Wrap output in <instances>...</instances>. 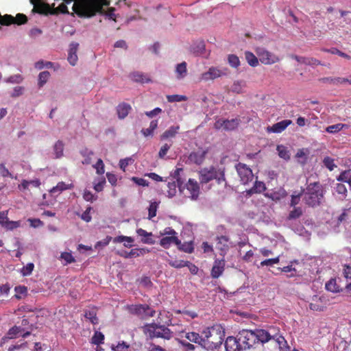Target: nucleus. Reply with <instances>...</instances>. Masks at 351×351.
I'll use <instances>...</instances> for the list:
<instances>
[{
    "mask_svg": "<svg viewBox=\"0 0 351 351\" xmlns=\"http://www.w3.org/2000/svg\"><path fill=\"white\" fill-rule=\"evenodd\" d=\"M24 90L25 88L23 86H15L10 95L12 97H18L23 94Z\"/></svg>",
    "mask_w": 351,
    "mask_h": 351,
    "instance_id": "obj_62",
    "label": "nucleus"
},
{
    "mask_svg": "<svg viewBox=\"0 0 351 351\" xmlns=\"http://www.w3.org/2000/svg\"><path fill=\"white\" fill-rule=\"evenodd\" d=\"M60 258L64 261L63 264L64 265L75 262V258L73 256L71 252H62L60 254Z\"/></svg>",
    "mask_w": 351,
    "mask_h": 351,
    "instance_id": "obj_43",
    "label": "nucleus"
},
{
    "mask_svg": "<svg viewBox=\"0 0 351 351\" xmlns=\"http://www.w3.org/2000/svg\"><path fill=\"white\" fill-rule=\"evenodd\" d=\"M180 127L178 125L171 126L161 135V140H165L175 137L176 135L178 133Z\"/></svg>",
    "mask_w": 351,
    "mask_h": 351,
    "instance_id": "obj_29",
    "label": "nucleus"
},
{
    "mask_svg": "<svg viewBox=\"0 0 351 351\" xmlns=\"http://www.w3.org/2000/svg\"><path fill=\"white\" fill-rule=\"evenodd\" d=\"M325 298L322 296L315 295L312 297L309 302V308L313 311H322L326 307Z\"/></svg>",
    "mask_w": 351,
    "mask_h": 351,
    "instance_id": "obj_13",
    "label": "nucleus"
},
{
    "mask_svg": "<svg viewBox=\"0 0 351 351\" xmlns=\"http://www.w3.org/2000/svg\"><path fill=\"white\" fill-rule=\"evenodd\" d=\"M60 66L58 63L50 62V61H44L43 60H38L34 63V68L37 70H42L44 68L47 69H53V71H56L59 70Z\"/></svg>",
    "mask_w": 351,
    "mask_h": 351,
    "instance_id": "obj_20",
    "label": "nucleus"
},
{
    "mask_svg": "<svg viewBox=\"0 0 351 351\" xmlns=\"http://www.w3.org/2000/svg\"><path fill=\"white\" fill-rule=\"evenodd\" d=\"M216 248L221 251L220 254L224 255L229 249L228 239L226 236H221L217 238Z\"/></svg>",
    "mask_w": 351,
    "mask_h": 351,
    "instance_id": "obj_22",
    "label": "nucleus"
},
{
    "mask_svg": "<svg viewBox=\"0 0 351 351\" xmlns=\"http://www.w3.org/2000/svg\"><path fill=\"white\" fill-rule=\"evenodd\" d=\"M186 189L189 193V197L195 200L197 199L199 194V188L197 182L193 179H189L188 182L186 184Z\"/></svg>",
    "mask_w": 351,
    "mask_h": 351,
    "instance_id": "obj_14",
    "label": "nucleus"
},
{
    "mask_svg": "<svg viewBox=\"0 0 351 351\" xmlns=\"http://www.w3.org/2000/svg\"><path fill=\"white\" fill-rule=\"evenodd\" d=\"M64 143L62 141H58L53 146V152L56 158L63 156Z\"/></svg>",
    "mask_w": 351,
    "mask_h": 351,
    "instance_id": "obj_33",
    "label": "nucleus"
},
{
    "mask_svg": "<svg viewBox=\"0 0 351 351\" xmlns=\"http://www.w3.org/2000/svg\"><path fill=\"white\" fill-rule=\"evenodd\" d=\"M308 154V151L307 149H301L297 152L295 157L297 158L298 161L300 163L304 165L306 162Z\"/></svg>",
    "mask_w": 351,
    "mask_h": 351,
    "instance_id": "obj_34",
    "label": "nucleus"
},
{
    "mask_svg": "<svg viewBox=\"0 0 351 351\" xmlns=\"http://www.w3.org/2000/svg\"><path fill=\"white\" fill-rule=\"evenodd\" d=\"M14 290L16 292L15 296L16 298H19V299L21 298L20 295H25L27 292V289L25 286L16 287Z\"/></svg>",
    "mask_w": 351,
    "mask_h": 351,
    "instance_id": "obj_61",
    "label": "nucleus"
},
{
    "mask_svg": "<svg viewBox=\"0 0 351 351\" xmlns=\"http://www.w3.org/2000/svg\"><path fill=\"white\" fill-rule=\"evenodd\" d=\"M69 184H66L64 182H60L59 183H58V184L53 187L51 191H50V193L52 194V195H55L56 193L58 194L60 193L62 191L64 190H66L67 189L69 188Z\"/></svg>",
    "mask_w": 351,
    "mask_h": 351,
    "instance_id": "obj_38",
    "label": "nucleus"
},
{
    "mask_svg": "<svg viewBox=\"0 0 351 351\" xmlns=\"http://www.w3.org/2000/svg\"><path fill=\"white\" fill-rule=\"evenodd\" d=\"M189 160L196 164H200L204 160V154L193 152L189 156Z\"/></svg>",
    "mask_w": 351,
    "mask_h": 351,
    "instance_id": "obj_41",
    "label": "nucleus"
},
{
    "mask_svg": "<svg viewBox=\"0 0 351 351\" xmlns=\"http://www.w3.org/2000/svg\"><path fill=\"white\" fill-rule=\"evenodd\" d=\"M172 243L176 245H180V241L177 236L165 237L160 241V245L165 249H168Z\"/></svg>",
    "mask_w": 351,
    "mask_h": 351,
    "instance_id": "obj_24",
    "label": "nucleus"
},
{
    "mask_svg": "<svg viewBox=\"0 0 351 351\" xmlns=\"http://www.w3.org/2000/svg\"><path fill=\"white\" fill-rule=\"evenodd\" d=\"M0 224L8 230H13L19 226V221H10L8 219V211L0 212Z\"/></svg>",
    "mask_w": 351,
    "mask_h": 351,
    "instance_id": "obj_16",
    "label": "nucleus"
},
{
    "mask_svg": "<svg viewBox=\"0 0 351 351\" xmlns=\"http://www.w3.org/2000/svg\"><path fill=\"white\" fill-rule=\"evenodd\" d=\"M224 74L225 72L219 69V68L211 66L207 71L202 73L199 79L202 81L207 82L209 80H213L216 78H218Z\"/></svg>",
    "mask_w": 351,
    "mask_h": 351,
    "instance_id": "obj_12",
    "label": "nucleus"
},
{
    "mask_svg": "<svg viewBox=\"0 0 351 351\" xmlns=\"http://www.w3.org/2000/svg\"><path fill=\"white\" fill-rule=\"evenodd\" d=\"M338 180L342 181L343 182H347L349 184L350 188L351 189V174H350V173L346 171L343 172L339 176Z\"/></svg>",
    "mask_w": 351,
    "mask_h": 351,
    "instance_id": "obj_54",
    "label": "nucleus"
},
{
    "mask_svg": "<svg viewBox=\"0 0 351 351\" xmlns=\"http://www.w3.org/2000/svg\"><path fill=\"white\" fill-rule=\"evenodd\" d=\"M265 185L263 182L256 181L254 186L249 191L250 193H261L265 190Z\"/></svg>",
    "mask_w": 351,
    "mask_h": 351,
    "instance_id": "obj_44",
    "label": "nucleus"
},
{
    "mask_svg": "<svg viewBox=\"0 0 351 351\" xmlns=\"http://www.w3.org/2000/svg\"><path fill=\"white\" fill-rule=\"evenodd\" d=\"M275 330L276 328L274 327L269 328L268 330L256 329L253 330L256 343L261 342L265 343L271 340L274 337Z\"/></svg>",
    "mask_w": 351,
    "mask_h": 351,
    "instance_id": "obj_11",
    "label": "nucleus"
},
{
    "mask_svg": "<svg viewBox=\"0 0 351 351\" xmlns=\"http://www.w3.org/2000/svg\"><path fill=\"white\" fill-rule=\"evenodd\" d=\"M245 57L247 63L252 66H256L258 64L257 57L250 51L245 53Z\"/></svg>",
    "mask_w": 351,
    "mask_h": 351,
    "instance_id": "obj_35",
    "label": "nucleus"
},
{
    "mask_svg": "<svg viewBox=\"0 0 351 351\" xmlns=\"http://www.w3.org/2000/svg\"><path fill=\"white\" fill-rule=\"evenodd\" d=\"M245 83L244 81L239 80L235 81L231 86V91L235 93H242L243 88L245 87Z\"/></svg>",
    "mask_w": 351,
    "mask_h": 351,
    "instance_id": "obj_39",
    "label": "nucleus"
},
{
    "mask_svg": "<svg viewBox=\"0 0 351 351\" xmlns=\"http://www.w3.org/2000/svg\"><path fill=\"white\" fill-rule=\"evenodd\" d=\"M149 335L152 338H163L170 339L172 337L171 330L164 326H150L149 327Z\"/></svg>",
    "mask_w": 351,
    "mask_h": 351,
    "instance_id": "obj_8",
    "label": "nucleus"
},
{
    "mask_svg": "<svg viewBox=\"0 0 351 351\" xmlns=\"http://www.w3.org/2000/svg\"><path fill=\"white\" fill-rule=\"evenodd\" d=\"M167 99L169 102H180L187 100V97L185 95H167Z\"/></svg>",
    "mask_w": 351,
    "mask_h": 351,
    "instance_id": "obj_46",
    "label": "nucleus"
},
{
    "mask_svg": "<svg viewBox=\"0 0 351 351\" xmlns=\"http://www.w3.org/2000/svg\"><path fill=\"white\" fill-rule=\"evenodd\" d=\"M291 58L300 63L307 65H317L320 64L319 61L314 58L301 57L295 55H292Z\"/></svg>",
    "mask_w": 351,
    "mask_h": 351,
    "instance_id": "obj_28",
    "label": "nucleus"
},
{
    "mask_svg": "<svg viewBox=\"0 0 351 351\" xmlns=\"http://www.w3.org/2000/svg\"><path fill=\"white\" fill-rule=\"evenodd\" d=\"M237 336L243 350L250 349L256 343L254 331L252 330L243 329Z\"/></svg>",
    "mask_w": 351,
    "mask_h": 351,
    "instance_id": "obj_6",
    "label": "nucleus"
},
{
    "mask_svg": "<svg viewBox=\"0 0 351 351\" xmlns=\"http://www.w3.org/2000/svg\"><path fill=\"white\" fill-rule=\"evenodd\" d=\"M24 77L21 74H15L10 75L8 77L4 79V82L7 84H21L23 82Z\"/></svg>",
    "mask_w": 351,
    "mask_h": 351,
    "instance_id": "obj_32",
    "label": "nucleus"
},
{
    "mask_svg": "<svg viewBox=\"0 0 351 351\" xmlns=\"http://www.w3.org/2000/svg\"><path fill=\"white\" fill-rule=\"evenodd\" d=\"M217 180L220 184L225 181L223 171L215 167L204 168L199 171V180L202 184H206L213 180Z\"/></svg>",
    "mask_w": 351,
    "mask_h": 351,
    "instance_id": "obj_5",
    "label": "nucleus"
},
{
    "mask_svg": "<svg viewBox=\"0 0 351 351\" xmlns=\"http://www.w3.org/2000/svg\"><path fill=\"white\" fill-rule=\"evenodd\" d=\"M105 184L106 179L104 178H99L97 182H94L95 190L97 192L101 191Z\"/></svg>",
    "mask_w": 351,
    "mask_h": 351,
    "instance_id": "obj_59",
    "label": "nucleus"
},
{
    "mask_svg": "<svg viewBox=\"0 0 351 351\" xmlns=\"http://www.w3.org/2000/svg\"><path fill=\"white\" fill-rule=\"evenodd\" d=\"M186 63L185 62H182L181 63L177 64L176 66L175 73L176 75V78L179 80L184 79L187 75V68Z\"/></svg>",
    "mask_w": 351,
    "mask_h": 351,
    "instance_id": "obj_26",
    "label": "nucleus"
},
{
    "mask_svg": "<svg viewBox=\"0 0 351 351\" xmlns=\"http://www.w3.org/2000/svg\"><path fill=\"white\" fill-rule=\"evenodd\" d=\"M136 233L138 236L141 237V241L143 243L152 245L155 243V241L152 238L153 235L152 232H148L142 228H138L136 230Z\"/></svg>",
    "mask_w": 351,
    "mask_h": 351,
    "instance_id": "obj_23",
    "label": "nucleus"
},
{
    "mask_svg": "<svg viewBox=\"0 0 351 351\" xmlns=\"http://www.w3.org/2000/svg\"><path fill=\"white\" fill-rule=\"evenodd\" d=\"M239 120L237 119H232L231 120H225V130H232L239 125Z\"/></svg>",
    "mask_w": 351,
    "mask_h": 351,
    "instance_id": "obj_47",
    "label": "nucleus"
},
{
    "mask_svg": "<svg viewBox=\"0 0 351 351\" xmlns=\"http://www.w3.org/2000/svg\"><path fill=\"white\" fill-rule=\"evenodd\" d=\"M323 186L319 182L310 183L303 191L302 199L306 205L311 207L319 206L324 199Z\"/></svg>",
    "mask_w": 351,
    "mask_h": 351,
    "instance_id": "obj_3",
    "label": "nucleus"
},
{
    "mask_svg": "<svg viewBox=\"0 0 351 351\" xmlns=\"http://www.w3.org/2000/svg\"><path fill=\"white\" fill-rule=\"evenodd\" d=\"M34 268V265L32 263H27L21 269V274L23 276H29Z\"/></svg>",
    "mask_w": 351,
    "mask_h": 351,
    "instance_id": "obj_53",
    "label": "nucleus"
},
{
    "mask_svg": "<svg viewBox=\"0 0 351 351\" xmlns=\"http://www.w3.org/2000/svg\"><path fill=\"white\" fill-rule=\"evenodd\" d=\"M43 34V31L38 27H34L30 29L29 36L32 38H36Z\"/></svg>",
    "mask_w": 351,
    "mask_h": 351,
    "instance_id": "obj_64",
    "label": "nucleus"
},
{
    "mask_svg": "<svg viewBox=\"0 0 351 351\" xmlns=\"http://www.w3.org/2000/svg\"><path fill=\"white\" fill-rule=\"evenodd\" d=\"M130 313L141 316L143 317H154L155 311L151 309L148 305L146 304H135L128 306Z\"/></svg>",
    "mask_w": 351,
    "mask_h": 351,
    "instance_id": "obj_9",
    "label": "nucleus"
},
{
    "mask_svg": "<svg viewBox=\"0 0 351 351\" xmlns=\"http://www.w3.org/2000/svg\"><path fill=\"white\" fill-rule=\"evenodd\" d=\"M168 263L175 268H182L188 265V262L182 260H168Z\"/></svg>",
    "mask_w": 351,
    "mask_h": 351,
    "instance_id": "obj_48",
    "label": "nucleus"
},
{
    "mask_svg": "<svg viewBox=\"0 0 351 351\" xmlns=\"http://www.w3.org/2000/svg\"><path fill=\"white\" fill-rule=\"evenodd\" d=\"M104 335L101 332L95 331L91 339V343L97 346L104 343Z\"/></svg>",
    "mask_w": 351,
    "mask_h": 351,
    "instance_id": "obj_40",
    "label": "nucleus"
},
{
    "mask_svg": "<svg viewBox=\"0 0 351 351\" xmlns=\"http://www.w3.org/2000/svg\"><path fill=\"white\" fill-rule=\"evenodd\" d=\"M347 127L346 125L342 123H337L330 125L326 128V131L328 133L335 134L341 131L343 128Z\"/></svg>",
    "mask_w": 351,
    "mask_h": 351,
    "instance_id": "obj_45",
    "label": "nucleus"
},
{
    "mask_svg": "<svg viewBox=\"0 0 351 351\" xmlns=\"http://www.w3.org/2000/svg\"><path fill=\"white\" fill-rule=\"evenodd\" d=\"M236 169L242 184H247L253 180L254 175L252 171L246 165L239 163L236 165Z\"/></svg>",
    "mask_w": 351,
    "mask_h": 351,
    "instance_id": "obj_10",
    "label": "nucleus"
},
{
    "mask_svg": "<svg viewBox=\"0 0 351 351\" xmlns=\"http://www.w3.org/2000/svg\"><path fill=\"white\" fill-rule=\"evenodd\" d=\"M31 3L34 5L33 11H36L40 14H47L56 13L55 4L50 3L45 0H29ZM70 2L73 1L74 11L77 14L81 16H88V0H69Z\"/></svg>",
    "mask_w": 351,
    "mask_h": 351,
    "instance_id": "obj_1",
    "label": "nucleus"
},
{
    "mask_svg": "<svg viewBox=\"0 0 351 351\" xmlns=\"http://www.w3.org/2000/svg\"><path fill=\"white\" fill-rule=\"evenodd\" d=\"M93 168L95 169L97 174H103L104 173V164L101 159H98L97 162L93 165Z\"/></svg>",
    "mask_w": 351,
    "mask_h": 351,
    "instance_id": "obj_55",
    "label": "nucleus"
},
{
    "mask_svg": "<svg viewBox=\"0 0 351 351\" xmlns=\"http://www.w3.org/2000/svg\"><path fill=\"white\" fill-rule=\"evenodd\" d=\"M23 330V329L21 326H14L8 330V336L10 339H13V338L16 337V336L18 334H19L21 332H22Z\"/></svg>",
    "mask_w": 351,
    "mask_h": 351,
    "instance_id": "obj_50",
    "label": "nucleus"
},
{
    "mask_svg": "<svg viewBox=\"0 0 351 351\" xmlns=\"http://www.w3.org/2000/svg\"><path fill=\"white\" fill-rule=\"evenodd\" d=\"M177 232L171 227H167L163 230V231H161L160 232V236H166V237H170V236H176Z\"/></svg>",
    "mask_w": 351,
    "mask_h": 351,
    "instance_id": "obj_63",
    "label": "nucleus"
},
{
    "mask_svg": "<svg viewBox=\"0 0 351 351\" xmlns=\"http://www.w3.org/2000/svg\"><path fill=\"white\" fill-rule=\"evenodd\" d=\"M129 77L135 82L145 83L150 81V80L146 75L139 71H134L131 73L129 75Z\"/></svg>",
    "mask_w": 351,
    "mask_h": 351,
    "instance_id": "obj_27",
    "label": "nucleus"
},
{
    "mask_svg": "<svg viewBox=\"0 0 351 351\" xmlns=\"http://www.w3.org/2000/svg\"><path fill=\"white\" fill-rule=\"evenodd\" d=\"M256 52L259 60L265 64H274L280 60L277 56L268 51L264 48L257 47L256 49Z\"/></svg>",
    "mask_w": 351,
    "mask_h": 351,
    "instance_id": "obj_7",
    "label": "nucleus"
},
{
    "mask_svg": "<svg viewBox=\"0 0 351 351\" xmlns=\"http://www.w3.org/2000/svg\"><path fill=\"white\" fill-rule=\"evenodd\" d=\"M158 202H152L150 203L149 207L148 208V219H152L156 215L157 209L159 206Z\"/></svg>",
    "mask_w": 351,
    "mask_h": 351,
    "instance_id": "obj_42",
    "label": "nucleus"
},
{
    "mask_svg": "<svg viewBox=\"0 0 351 351\" xmlns=\"http://www.w3.org/2000/svg\"><path fill=\"white\" fill-rule=\"evenodd\" d=\"M277 150L280 158L288 160L289 158V152L283 146H278Z\"/></svg>",
    "mask_w": 351,
    "mask_h": 351,
    "instance_id": "obj_58",
    "label": "nucleus"
},
{
    "mask_svg": "<svg viewBox=\"0 0 351 351\" xmlns=\"http://www.w3.org/2000/svg\"><path fill=\"white\" fill-rule=\"evenodd\" d=\"M272 339L276 341L280 348H283L287 344L285 338L279 334V330L278 328H276Z\"/></svg>",
    "mask_w": 351,
    "mask_h": 351,
    "instance_id": "obj_36",
    "label": "nucleus"
},
{
    "mask_svg": "<svg viewBox=\"0 0 351 351\" xmlns=\"http://www.w3.org/2000/svg\"><path fill=\"white\" fill-rule=\"evenodd\" d=\"M132 110V107L130 104L126 103H121L119 104L117 107V112L118 114V117L120 119H125L128 114H129L130 111Z\"/></svg>",
    "mask_w": 351,
    "mask_h": 351,
    "instance_id": "obj_25",
    "label": "nucleus"
},
{
    "mask_svg": "<svg viewBox=\"0 0 351 351\" xmlns=\"http://www.w3.org/2000/svg\"><path fill=\"white\" fill-rule=\"evenodd\" d=\"M51 74L47 71H41L38 75V83L37 86L39 88H41L48 82Z\"/></svg>",
    "mask_w": 351,
    "mask_h": 351,
    "instance_id": "obj_30",
    "label": "nucleus"
},
{
    "mask_svg": "<svg viewBox=\"0 0 351 351\" xmlns=\"http://www.w3.org/2000/svg\"><path fill=\"white\" fill-rule=\"evenodd\" d=\"M229 64L234 68H237L240 64V61L239 58L236 55H229L228 58Z\"/></svg>",
    "mask_w": 351,
    "mask_h": 351,
    "instance_id": "obj_52",
    "label": "nucleus"
},
{
    "mask_svg": "<svg viewBox=\"0 0 351 351\" xmlns=\"http://www.w3.org/2000/svg\"><path fill=\"white\" fill-rule=\"evenodd\" d=\"M237 336L227 337L225 341V348L226 351H243L241 348V344L239 343Z\"/></svg>",
    "mask_w": 351,
    "mask_h": 351,
    "instance_id": "obj_17",
    "label": "nucleus"
},
{
    "mask_svg": "<svg viewBox=\"0 0 351 351\" xmlns=\"http://www.w3.org/2000/svg\"><path fill=\"white\" fill-rule=\"evenodd\" d=\"M180 337L183 338L185 337L189 341L197 343L201 347L203 345V335L200 336L198 333L195 332H185L181 331L180 332Z\"/></svg>",
    "mask_w": 351,
    "mask_h": 351,
    "instance_id": "obj_15",
    "label": "nucleus"
},
{
    "mask_svg": "<svg viewBox=\"0 0 351 351\" xmlns=\"http://www.w3.org/2000/svg\"><path fill=\"white\" fill-rule=\"evenodd\" d=\"M326 289L331 292L336 293L339 291L338 287L337 285L336 281L334 279H330L326 284Z\"/></svg>",
    "mask_w": 351,
    "mask_h": 351,
    "instance_id": "obj_49",
    "label": "nucleus"
},
{
    "mask_svg": "<svg viewBox=\"0 0 351 351\" xmlns=\"http://www.w3.org/2000/svg\"><path fill=\"white\" fill-rule=\"evenodd\" d=\"M177 246L180 250L187 253H191L193 251V246L191 242L184 243L183 244L180 243V245Z\"/></svg>",
    "mask_w": 351,
    "mask_h": 351,
    "instance_id": "obj_57",
    "label": "nucleus"
},
{
    "mask_svg": "<svg viewBox=\"0 0 351 351\" xmlns=\"http://www.w3.org/2000/svg\"><path fill=\"white\" fill-rule=\"evenodd\" d=\"M293 263H297V261H294L293 262H291V264L290 265L284 267L282 268H279V269H281L282 271L285 272V273L291 272V274L288 275V277H293L295 276V272L296 271L295 268L293 267L292 265V264Z\"/></svg>",
    "mask_w": 351,
    "mask_h": 351,
    "instance_id": "obj_56",
    "label": "nucleus"
},
{
    "mask_svg": "<svg viewBox=\"0 0 351 351\" xmlns=\"http://www.w3.org/2000/svg\"><path fill=\"white\" fill-rule=\"evenodd\" d=\"M302 214V210L300 207H294V209L289 213L288 218L295 219L299 218Z\"/></svg>",
    "mask_w": 351,
    "mask_h": 351,
    "instance_id": "obj_51",
    "label": "nucleus"
},
{
    "mask_svg": "<svg viewBox=\"0 0 351 351\" xmlns=\"http://www.w3.org/2000/svg\"><path fill=\"white\" fill-rule=\"evenodd\" d=\"M225 262L223 260H217L215 261L211 270V276L214 278L219 277L224 270Z\"/></svg>",
    "mask_w": 351,
    "mask_h": 351,
    "instance_id": "obj_21",
    "label": "nucleus"
},
{
    "mask_svg": "<svg viewBox=\"0 0 351 351\" xmlns=\"http://www.w3.org/2000/svg\"><path fill=\"white\" fill-rule=\"evenodd\" d=\"M157 126H158V121L157 120L152 121L150 123L149 127L146 129H143L141 130V132L145 136H151V135H152L154 130L156 129Z\"/></svg>",
    "mask_w": 351,
    "mask_h": 351,
    "instance_id": "obj_37",
    "label": "nucleus"
},
{
    "mask_svg": "<svg viewBox=\"0 0 351 351\" xmlns=\"http://www.w3.org/2000/svg\"><path fill=\"white\" fill-rule=\"evenodd\" d=\"M114 243H123V245L126 247H131L134 239L131 237L118 236L113 239Z\"/></svg>",
    "mask_w": 351,
    "mask_h": 351,
    "instance_id": "obj_31",
    "label": "nucleus"
},
{
    "mask_svg": "<svg viewBox=\"0 0 351 351\" xmlns=\"http://www.w3.org/2000/svg\"><path fill=\"white\" fill-rule=\"evenodd\" d=\"M292 123V121L289 119L282 120L274 124L271 126L267 128L268 132L273 133H280L284 131L289 125Z\"/></svg>",
    "mask_w": 351,
    "mask_h": 351,
    "instance_id": "obj_18",
    "label": "nucleus"
},
{
    "mask_svg": "<svg viewBox=\"0 0 351 351\" xmlns=\"http://www.w3.org/2000/svg\"><path fill=\"white\" fill-rule=\"evenodd\" d=\"M202 348L207 350H214L220 347L225 337L224 328L219 324L208 327L202 331Z\"/></svg>",
    "mask_w": 351,
    "mask_h": 351,
    "instance_id": "obj_2",
    "label": "nucleus"
},
{
    "mask_svg": "<svg viewBox=\"0 0 351 351\" xmlns=\"http://www.w3.org/2000/svg\"><path fill=\"white\" fill-rule=\"evenodd\" d=\"M110 1L108 0H89V18L97 14L106 16L109 19L115 21L114 8H108L106 11V8H108Z\"/></svg>",
    "mask_w": 351,
    "mask_h": 351,
    "instance_id": "obj_4",
    "label": "nucleus"
},
{
    "mask_svg": "<svg viewBox=\"0 0 351 351\" xmlns=\"http://www.w3.org/2000/svg\"><path fill=\"white\" fill-rule=\"evenodd\" d=\"M169 190L167 191V195L169 197H173L176 193V184L173 182H169L168 184Z\"/></svg>",
    "mask_w": 351,
    "mask_h": 351,
    "instance_id": "obj_60",
    "label": "nucleus"
},
{
    "mask_svg": "<svg viewBox=\"0 0 351 351\" xmlns=\"http://www.w3.org/2000/svg\"><path fill=\"white\" fill-rule=\"evenodd\" d=\"M79 44L77 43L73 42L69 45V54H68V62L72 66H75L77 64L78 58L77 56V51L78 49Z\"/></svg>",
    "mask_w": 351,
    "mask_h": 351,
    "instance_id": "obj_19",
    "label": "nucleus"
}]
</instances>
